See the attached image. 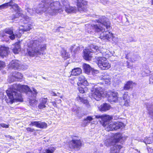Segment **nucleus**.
Returning <instances> with one entry per match:
<instances>
[{
    "instance_id": "1",
    "label": "nucleus",
    "mask_w": 153,
    "mask_h": 153,
    "mask_svg": "<svg viewBox=\"0 0 153 153\" xmlns=\"http://www.w3.org/2000/svg\"><path fill=\"white\" fill-rule=\"evenodd\" d=\"M29 89V87L27 85L13 84L9 90L6 91V92L9 99L6 98L5 100L7 103L11 104H12L15 101L22 102L23 99L22 94L20 93H27Z\"/></svg>"
},
{
    "instance_id": "2",
    "label": "nucleus",
    "mask_w": 153,
    "mask_h": 153,
    "mask_svg": "<svg viewBox=\"0 0 153 153\" xmlns=\"http://www.w3.org/2000/svg\"><path fill=\"white\" fill-rule=\"evenodd\" d=\"M108 20L105 16H102L97 21L98 24L93 25L91 26L96 32L101 31L102 32L100 34V38L104 40H108L113 36V34L111 33L107 30L105 31V27L108 30L110 27V23Z\"/></svg>"
},
{
    "instance_id": "3",
    "label": "nucleus",
    "mask_w": 153,
    "mask_h": 153,
    "mask_svg": "<svg viewBox=\"0 0 153 153\" xmlns=\"http://www.w3.org/2000/svg\"><path fill=\"white\" fill-rule=\"evenodd\" d=\"M39 45L37 40H32L29 41L27 44V53L30 56L33 57L38 55L43 54L46 49V45L44 44L38 49Z\"/></svg>"
},
{
    "instance_id": "4",
    "label": "nucleus",
    "mask_w": 153,
    "mask_h": 153,
    "mask_svg": "<svg viewBox=\"0 0 153 153\" xmlns=\"http://www.w3.org/2000/svg\"><path fill=\"white\" fill-rule=\"evenodd\" d=\"M52 0H43L42 3L40 5H42L43 6H40L42 8L48 9L50 8L52 10L56 11H62L61 7L59 1H55L52 2Z\"/></svg>"
},
{
    "instance_id": "5",
    "label": "nucleus",
    "mask_w": 153,
    "mask_h": 153,
    "mask_svg": "<svg viewBox=\"0 0 153 153\" xmlns=\"http://www.w3.org/2000/svg\"><path fill=\"white\" fill-rule=\"evenodd\" d=\"M102 119L103 121L102 125L107 131L116 130L115 127L116 126H115L114 122L111 121L112 119L111 117L109 115H105L103 116Z\"/></svg>"
},
{
    "instance_id": "6",
    "label": "nucleus",
    "mask_w": 153,
    "mask_h": 153,
    "mask_svg": "<svg viewBox=\"0 0 153 153\" xmlns=\"http://www.w3.org/2000/svg\"><path fill=\"white\" fill-rule=\"evenodd\" d=\"M126 139L125 137L123 136L120 133H117L113 137H111L109 140H106L105 144L107 146H115L116 144H120L118 143L120 140H124Z\"/></svg>"
},
{
    "instance_id": "7",
    "label": "nucleus",
    "mask_w": 153,
    "mask_h": 153,
    "mask_svg": "<svg viewBox=\"0 0 153 153\" xmlns=\"http://www.w3.org/2000/svg\"><path fill=\"white\" fill-rule=\"evenodd\" d=\"M76 0L78 9L75 7H69L68 8V13H75L78 11L81 12L84 11V6L87 4V2L83 0Z\"/></svg>"
},
{
    "instance_id": "8",
    "label": "nucleus",
    "mask_w": 153,
    "mask_h": 153,
    "mask_svg": "<svg viewBox=\"0 0 153 153\" xmlns=\"http://www.w3.org/2000/svg\"><path fill=\"white\" fill-rule=\"evenodd\" d=\"M96 58L97 61V65L102 70H107L111 67L110 64L107 60L106 58L100 56Z\"/></svg>"
},
{
    "instance_id": "9",
    "label": "nucleus",
    "mask_w": 153,
    "mask_h": 153,
    "mask_svg": "<svg viewBox=\"0 0 153 153\" xmlns=\"http://www.w3.org/2000/svg\"><path fill=\"white\" fill-rule=\"evenodd\" d=\"M30 126H35L36 127L41 129H45L48 127V125L45 122L40 121H32L29 124Z\"/></svg>"
},
{
    "instance_id": "10",
    "label": "nucleus",
    "mask_w": 153,
    "mask_h": 153,
    "mask_svg": "<svg viewBox=\"0 0 153 153\" xmlns=\"http://www.w3.org/2000/svg\"><path fill=\"white\" fill-rule=\"evenodd\" d=\"M100 87L95 89L94 91L91 93L92 97L97 101L100 100L101 97L103 94V92Z\"/></svg>"
},
{
    "instance_id": "11",
    "label": "nucleus",
    "mask_w": 153,
    "mask_h": 153,
    "mask_svg": "<svg viewBox=\"0 0 153 153\" xmlns=\"http://www.w3.org/2000/svg\"><path fill=\"white\" fill-rule=\"evenodd\" d=\"M82 145V143L79 140H72L69 143V147L71 149L80 148Z\"/></svg>"
},
{
    "instance_id": "12",
    "label": "nucleus",
    "mask_w": 153,
    "mask_h": 153,
    "mask_svg": "<svg viewBox=\"0 0 153 153\" xmlns=\"http://www.w3.org/2000/svg\"><path fill=\"white\" fill-rule=\"evenodd\" d=\"M108 100L111 102H116L118 100L117 93L113 91L108 92Z\"/></svg>"
},
{
    "instance_id": "13",
    "label": "nucleus",
    "mask_w": 153,
    "mask_h": 153,
    "mask_svg": "<svg viewBox=\"0 0 153 153\" xmlns=\"http://www.w3.org/2000/svg\"><path fill=\"white\" fill-rule=\"evenodd\" d=\"M48 99L47 98L42 97L39 100L40 102L38 107L39 109H43L46 107V104L47 102Z\"/></svg>"
},
{
    "instance_id": "14",
    "label": "nucleus",
    "mask_w": 153,
    "mask_h": 153,
    "mask_svg": "<svg viewBox=\"0 0 153 153\" xmlns=\"http://www.w3.org/2000/svg\"><path fill=\"white\" fill-rule=\"evenodd\" d=\"M83 58L86 60H90L92 57V52L89 49H85L83 50Z\"/></svg>"
},
{
    "instance_id": "15",
    "label": "nucleus",
    "mask_w": 153,
    "mask_h": 153,
    "mask_svg": "<svg viewBox=\"0 0 153 153\" xmlns=\"http://www.w3.org/2000/svg\"><path fill=\"white\" fill-rule=\"evenodd\" d=\"M9 48L4 46H0V56L1 57L5 56L8 55Z\"/></svg>"
},
{
    "instance_id": "16",
    "label": "nucleus",
    "mask_w": 153,
    "mask_h": 153,
    "mask_svg": "<svg viewBox=\"0 0 153 153\" xmlns=\"http://www.w3.org/2000/svg\"><path fill=\"white\" fill-rule=\"evenodd\" d=\"M10 66L12 68L14 69H18L19 66V61L17 60H14L10 63Z\"/></svg>"
},
{
    "instance_id": "17",
    "label": "nucleus",
    "mask_w": 153,
    "mask_h": 153,
    "mask_svg": "<svg viewBox=\"0 0 153 153\" xmlns=\"http://www.w3.org/2000/svg\"><path fill=\"white\" fill-rule=\"evenodd\" d=\"M79 82L78 84L79 83L80 84L83 85H88V83L84 76L80 75L78 77Z\"/></svg>"
},
{
    "instance_id": "18",
    "label": "nucleus",
    "mask_w": 153,
    "mask_h": 153,
    "mask_svg": "<svg viewBox=\"0 0 153 153\" xmlns=\"http://www.w3.org/2000/svg\"><path fill=\"white\" fill-rule=\"evenodd\" d=\"M122 147V146L120 144H116L115 146L111 147V153H119V150Z\"/></svg>"
},
{
    "instance_id": "19",
    "label": "nucleus",
    "mask_w": 153,
    "mask_h": 153,
    "mask_svg": "<svg viewBox=\"0 0 153 153\" xmlns=\"http://www.w3.org/2000/svg\"><path fill=\"white\" fill-rule=\"evenodd\" d=\"M21 50V46L20 42L19 41L16 42L14 44V47L12 51L13 53L15 54H17L19 51Z\"/></svg>"
},
{
    "instance_id": "20",
    "label": "nucleus",
    "mask_w": 153,
    "mask_h": 153,
    "mask_svg": "<svg viewBox=\"0 0 153 153\" xmlns=\"http://www.w3.org/2000/svg\"><path fill=\"white\" fill-rule=\"evenodd\" d=\"M102 78L105 80V82L106 84H110L111 80V77L107 74H104L102 75Z\"/></svg>"
},
{
    "instance_id": "21",
    "label": "nucleus",
    "mask_w": 153,
    "mask_h": 153,
    "mask_svg": "<svg viewBox=\"0 0 153 153\" xmlns=\"http://www.w3.org/2000/svg\"><path fill=\"white\" fill-rule=\"evenodd\" d=\"M133 82L131 81H129L126 83L124 86L123 90L126 91L130 89L131 88H132L133 86Z\"/></svg>"
},
{
    "instance_id": "22",
    "label": "nucleus",
    "mask_w": 153,
    "mask_h": 153,
    "mask_svg": "<svg viewBox=\"0 0 153 153\" xmlns=\"http://www.w3.org/2000/svg\"><path fill=\"white\" fill-rule=\"evenodd\" d=\"M82 70L80 68H76L72 70L71 74L72 75L77 76L78 75L80 74Z\"/></svg>"
},
{
    "instance_id": "23",
    "label": "nucleus",
    "mask_w": 153,
    "mask_h": 153,
    "mask_svg": "<svg viewBox=\"0 0 153 153\" xmlns=\"http://www.w3.org/2000/svg\"><path fill=\"white\" fill-rule=\"evenodd\" d=\"M83 68L85 73L89 74L90 72L91 68L90 65L85 64H84L83 65Z\"/></svg>"
},
{
    "instance_id": "24",
    "label": "nucleus",
    "mask_w": 153,
    "mask_h": 153,
    "mask_svg": "<svg viewBox=\"0 0 153 153\" xmlns=\"http://www.w3.org/2000/svg\"><path fill=\"white\" fill-rule=\"evenodd\" d=\"M147 108L150 117L153 119V105H149L147 107Z\"/></svg>"
},
{
    "instance_id": "25",
    "label": "nucleus",
    "mask_w": 153,
    "mask_h": 153,
    "mask_svg": "<svg viewBox=\"0 0 153 153\" xmlns=\"http://www.w3.org/2000/svg\"><path fill=\"white\" fill-rule=\"evenodd\" d=\"M110 107L109 105L106 103H105L101 106L100 110L101 111H105L109 110Z\"/></svg>"
},
{
    "instance_id": "26",
    "label": "nucleus",
    "mask_w": 153,
    "mask_h": 153,
    "mask_svg": "<svg viewBox=\"0 0 153 153\" xmlns=\"http://www.w3.org/2000/svg\"><path fill=\"white\" fill-rule=\"evenodd\" d=\"M130 100H125L122 99L120 102V104L122 106L128 107L129 105Z\"/></svg>"
},
{
    "instance_id": "27",
    "label": "nucleus",
    "mask_w": 153,
    "mask_h": 153,
    "mask_svg": "<svg viewBox=\"0 0 153 153\" xmlns=\"http://www.w3.org/2000/svg\"><path fill=\"white\" fill-rule=\"evenodd\" d=\"M14 0H10L8 2L4 4L5 7H7L9 6H10L11 8L14 9V4L15 3H13V1Z\"/></svg>"
},
{
    "instance_id": "28",
    "label": "nucleus",
    "mask_w": 153,
    "mask_h": 153,
    "mask_svg": "<svg viewBox=\"0 0 153 153\" xmlns=\"http://www.w3.org/2000/svg\"><path fill=\"white\" fill-rule=\"evenodd\" d=\"M80 49V47L78 46L73 45L71 47L70 50L71 52L73 51L74 53H76L79 51Z\"/></svg>"
},
{
    "instance_id": "29",
    "label": "nucleus",
    "mask_w": 153,
    "mask_h": 153,
    "mask_svg": "<svg viewBox=\"0 0 153 153\" xmlns=\"http://www.w3.org/2000/svg\"><path fill=\"white\" fill-rule=\"evenodd\" d=\"M13 76L16 79H22L23 75L22 74L18 72H14L13 74Z\"/></svg>"
},
{
    "instance_id": "30",
    "label": "nucleus",
    "mask_w": 153,
    "mask_h": 153,
    "mask_svg": "<svg viewBox=\"0 0 153 153\" xmlns=\"http://www.w3.org/2000/svg\"><path fill=\"white\" fill-rule=\"evenodd\" d=\"M55 150V148L53 147L48 148L45 150L43 153H53Z\"/></svg>"
},
{
    "instance_id": "31",
    "label": "nucleus",
    "mask_w": 153,
    "mask_h": 153,
    "mask_svg": "<svg viewBox=\"0 0 153 153\" xmlns=\"http://www.w3.org/2000/svg\"><path fill=\"white\" fill-rule=\"evenodd\" d=\"M14 10L15 11L17 12V13L18 14V15L20 16L22 15V14L21 13V11L20 10V7L19 6L18 4H14Z\"/></svg>"
},
{
    "instance_id": "32",
    "label": "nucleus",
    "mask_w": 153,
    "mask_h": 153,
    "mask_svg": "<svg viewBox=\"0 0 153 153\" xmlns=\"http://www.w3.org/2000/svg\"><path fill=\"white\" fill-rule=\"evenodd\" d=\"M115 123V130L117 129L121 128H123L124 127L123 123L120 122H117Z\"/></svg>"
},
{
    "instance_id": "33",
    "label": "nucleus",
    "mask_w": 153,
    "mask_h": 153,
    "mask_svg": "<svg viewBox=\"0 0 153 153\" xmlns=\"http://www.w3.org/2000/svg\"><path fill=\"white\" fill-rule=\"evenodd\" d=\"M76 100L79 102H82L85 104H87L88 103V101L86 99H84L80 97H77Z\"/></svg>"
},
{
    "instance_id": "34",
    "label": "nucleus",
    "mask_w": 153,
    "mask_h": 153,
    "mask_svg": "<svg viewBox=\"0 0 153 153\" xmlns=\"http://www.w3.org/2000/svg\"><path fill=\"white\" fill-rule=\"evenodd\" d=\"M32 25L30 24H28L25 26L24 27V31H29L31 28Z\"/></svg>"
},
{
    "instance_id": "35",
    "label": "nucleus",
    "mask_w": 153,
    "mask_h": 153,
    "mask_svg": "<svg viewBox=\"0 0 153 153\" xmlns=\"http://www.w3.org/2000/svg\"><path fill=\"white\" fill-rule=\"evenodd\" d=\"M144 142L146 144H150L153 142L152 139L150 137L145 138Z\"/></svg>"
},
{
    "instance_id": "36",
    "label": "nucleus",
    "mask_w": 153,
    "mask_h": 153,
    "mask_svg": "<svg viewBox=\"0 0 153 153\" xmlns=\"http://www.w3.org/2000/svg\"><path fill=\"white\" fill-rule=\"evenodd\" d=\"M4 32L6 33L9 35H12L13 33V30L10 29H5L4 30Z\"/></svg>"
},
{
    "instance_id": "37",
    "label": "nucleus",
    "mask_w": 153,
    "mask_h": 153,
    "mask_svg": "<svg viewBox=\"0 0 153 153\" xmlns=\"http://www.w3.org/2000/svg\"><path fill=\"white\" fill-rule=\"evenodd\" d=\"M26 130L28 132H34L35 131H38V130L36 129L35 130L33 128H32L30 127H27L26 128Z\"/></svg>"
},
{
    "instance_id": "38",
    "label": "nucleus",
    "mask_w": 153,
    "mask_h": 153,
    "mask_svg": "<svg viewBox=\"0 0 153 153\" xmlns=\"http://www.w3.org/2000/svg\"><path fill=\"white\" fill-rule=\"evenodd\" d=\"M123 100H130L129 96L128 95L127 92L125 93L123 95Z\"/></svg>"
},
{
    "instance_id": "39",
    "label": "nucleus",
    "mask_w": 153,
    "mask_h": 153,
    "mask_svg": "<svg viewBox=\"0 0 153 153\" xmlns=\"http://www.w3.org/2000/svg\"><path fill=\"white\" fill-rule=\"evenodd\" d=\"M5 66L6 65L5 62L0 60V70L3 69Z\"/></svg>"
},
{
    "instance_id": "40",
    "label": "nucleus",
    "mask_w": 153,
    "mask_h": 153,
    "mask_svg": "<svg viewBox=\"0 0 153 153\" xmlns=\"http://www.w3.org/2000/svg\"><path fill=\"white\" fill-rule=\"evenodd\" d=\"M89 123V122L87 120L86 118L83 121V125L84 126L87 125Z\"/></svg>"
},
{
    "instance_id": "41",
    "label": "nucleus",
    "mask_w": 153,
    "mask_h": 153,
    "mask_svg": "<svg viewBox=\"0 0 153 153\" xmlns=\"http://www.w3.org/2000/svg\"><path fill=\"white\" fill-rule=\"evenodd\" d=\"M86 118L87 119V120L89 121V122L90 123V122L93 119V117L91 116H88Z\"/></svg>"
},
{
    "instance_id": "42",
    "label": "nucleus",
    "mask_w": 153,
    "mask_h": 153,
    "mask_svg": "<svg viewBox=\"0 0 153 153\" xmlns=\"http://www.w3.org/2000/svg\"><path fill=\"white\" fill-rule=\"evenodd\" d=\"M62 56L63 58H66V51H64L61 53Z\"/></svg>"
},
{
    "instance_id": "43",
    "label": "nucleus",
    "mask_w": 153,
    "mask_h": 153,
    "mask_svg": "<svg viewBox=\"0 0 153 153\" xmlns=\"http://www.w3.org/2000/svg\"><path fill=\"white\" fill-rule=\"evenodd\" d=\"M2 127L4 128H7L9 127V125L3 123L1 125Z\"/></svg>"
},
{
    "instance_id": "44",
    "label": "nucleus",
    "mask_w": 153,
    "mask_h": 153,
    "mask_svg": "<svg viewBox=\"0 0 153 153\" xmlns=\"http://www.w3.org/2000/svg\"><path fill=\"white\" fill-rule=\"evenodd\" d=\"M51 103H52V105L55 107L57 108H58V105L55 102H51Z\"/></svg>"
},
{
    "instance_id": "45",
    "label": "nucleus",
    "mask_w": 153,
    "mask_h": 153,
    "mask_svg": "<svg viewBox=\"0 0 153 153\" xmlns=\"http://www.w3.org/2000/svg\"><path fill=\"white\" fill-rule=\"evenodd\" d=\"M10 35L11 36H9V38L13 40L15 39V36L14 35L13 33L12 35Z\"/></svg>"
},
{
    "instance_id": "46",
    "label": "nucleus",
    "mask_w": 153,
    "mask_h": 153,
    "mask_svg": "<svg viewBox=\"0 0 153 153\" xmlns=\"http://www.w3.org/2000/svg\"><path fill=\"white\" fill-rule=\"evenodd\" d=\"M79 91L80 93H83L85 92V91L83 88H80L79 89Z\"/></svg>"
},
{
    "instance_id": "47",
    "label": "nucleus",
    "mask_w": 153,
    "mask_h": 153,
    "mask_svg": "<svg viewBox=\"0 0 153 153\" xmlns=\"http://www.w3.org/2000/svg\"><path fill=\"white\" fill-rule=\"evenodd\" d=\"M148 153H152L153 152V150L151 148H149L148 149Z\"/></svg>"
},
{
    "instance_id": "48",
    "label": "nucleus",
    "mask_w": 153,
    "mask_h": 153,
    "mask_svg": "<svg viewBox=\"0 0 153 153\" xmlns=\"http://www.w3.org/2000/svg\"><path fill=\"white\" fill-rule=\"evenodd\" d=\"M127 62V66L128 67V68H131L132 67V65H130L129 64V62H128V61Z\"/></svg>"
},
{
    "instance_id": "49",
    "label": "nucleus",
    "mask_w": 153,
    "mask_h": 153,
    "mask_svg": "<svg viewBox=\"0 0 153 153\" xmlns=\"http://www.w3.org/2000/svg\"><path fill=\"white\" fill-rule=\"evenodd\" d=\"M5 8L4 4L0 5V9H1Z\"/></svg>"
},
{
    "instance_id": "50",
    "label": "nucleus",
    "mask_w": 153,
    "mask_h": 153,
    "mask_svg": "<svg viewBox=\"0 0 153 153\" xmlns=\"http://www.w3.org/2000/svg\"><path fill=\"white\" fill-rule=\"evenodd\" d=\"M149 81L150 84H153V79L152 78L150 79Z\"/></svg>"
},
{
    "instance_id": "51",
    "label": "nucleus",
    "mask_w": 153,
    "mask_h": 153,
    "mask_svg": "<svg viewBox=\"0 0 153 153\" xmlns=\"http://www.w3.org/2000/svg\"><path fill=\"white\" fill-rule=\"evenodd\" d=\"M52 96H57V95L56 93H55L54 92L52 91L51 93Z\"/></svg>"
},
{
    "instance_id": "52",
    "label": "nucleus",
    "mask_w": 153,
    "mask_h": 153,
    "mask_svg": "<svg viewBox=\"0 0 153 153\" xmlns=\"http://www.w3.org/2000/svg\"><path fill=\"white\" fill-rule=\"evenodd\" d=\"M33 91L34 94H35L36 95L37 94V92L36 89L33 90Z\"/></svg>"
},
{
    "instance_id": "53",
    "label": "nucleus",
    "mask_w": 153,
    "mask_h": 153,
    "mask_svg": "<svg viewBox=\"0 0 153 153\" xmlns=\"http://www.w3.org/2000/svg\"><path fill=\"white\" fill-rule=\"evenodd\" d=\"M13 19H15L16 18H18V17L17 16H16L15 15H13Z\"/></svg>"
},
{
    "instance_id": "54",
    "label": "nucleus",
    "mask_w": 153,
    "mask_h": 153,
    "mask_svg": "<svg viewBox=\"0 0 153 153\" xmlns=\"http://www.w3.org/2000/svg\"><path fill=\"white\" fill-rule=\"evenodd\" d=\"M94 49H95L96 50H97L98 49V47L97 46H95L94 47Z\"/></svg>"
},
{
    "instance_id": "55",
    "label": "nucleus",
    "mask_w": 153,
    "mask_h": 153,
    "mask_svg": "<svg viewBox=\"0 0 153 153\" xmlns=\"http://www.w3.org/2000/svg\"><path fill=\"white\" fill-rule=\"evenodd\" d=\"M137 61V59H135V60H133V59H131V61L133 62H134V61Z\"/></svg>"
},
{
    "instance_id": "56",
    "label": "nucleus",
    "mask_w": 153,
    "mask_h": 153,
    "mask_svg": "<svg viewBox=\"0 0 153 153\" xmlns=\"http://www.w3.org/2000/svg\"><path fill=\"white\" fill-rule=\"evenodd\" d=\"M126 59H129V57L128 56V55H126Z\"/></svg>"
},
{
    "instance_id": "57",
    "label": "nucleus",
    "mask_w": 153,
    "mask_h": 153,
    "mask_svg": "<svg viewBox=\"0 0 153 153\" xmlns=\"http://www.w3.org/2000/svg\"><path fill=\"white\" fill-rule=\"evenodd\" d=\"M100 117V116H96V118H98Z\"/></svg>"
},
{
    "instance_id": "58",
    "label": "nucleus",
    "mask_w": 153,
    "mask_h": 153,
    "mask_svg": "<svg viewBox=\"0 0 153 153\" xmlns=\"http://www.w3.org/2000/svg\"><path fill=\"white\" fill-rule=\"evenodd\" d=\"M9 138H10V139H13V138L12 137V136H10L9 137Z\"/></svg>"
},
{
    "instance_id": "59",
    "label": "nucleus",
    "mask_w": 153,
    "mask_h": 153,
    "mask_svg": "<svg viewBox=\"0 0 153 153\" xmlns=\"http://www.w3.org/2000/svg\"><path fill=\"white\" fill-rule=\"evenodd\" d=\"M151 3L152 4H153V0H151Z\"/></svg>"
},
{
    "instance_id": "60",
    "label": "nucleus",
    "mask_w": 153,
    "mask_h": 153,
    "mask_svg": "<svg viewBox=\"0 0 153 153\" xmlns=\"http://www.w3.org/2000/svg\"><path fill=\"white\" fill-rule=\"evenodd\" d=\"M152 139L153 141V135L152 136Z\"/></svg>"
},
{
    "instance_id": "61",
    "label": "nucleus",
    "mask_w": 153,
    "mask_h": 153,
    "mask_svg": "<svg viewBox=\"0 0 153 153\" xmlns=\"http://www.w3.org/2000/svg\"><path fill=\"white\" fill-rule=\"evenodd\" d=\"M26 153H31L30 152H27Z\"/></svg>"
},
{
    "instance_id": "62",
    "label": "nucleus",
    "mask_w": 153,
    "mask_h": 153,
    "mask_svg": "<svg viewBox=\"0 0 153 153\" xmlns=\"http://www.w3.org/2000/svg\"><path fill=\"white\" fill-rule=\"evenodd\" d=\"M65 10V11H66V12H67V9H66Z\"/></svg>"
},
{
    "instance_id": "63",
    "label": "nucleus",
    "mask_w": 153,
    "mask_h": 153,
    "mask_svg": "<svg viewBox=\"0 0 153 153\" xmlns=\"http://www.w3.org/2000/svg\"><path fill=\"white\" fill-rule=\"evenodd\" d=\"M70 153H74L73 152L71 153V152H70Z\"/></svg>"
},
{
    "instance_id": "64",
    "label": "nucleus",
    "mask_w": 153,
    "mask_h": 153,
    "mask_svg": "<svg viewBox=\"0 0 153 153\" xmlns=\"http://www.w3.org/2000/svg\"><path fill=\"white\" fill-rule=\"evenodd\" d=\"M67 57H68H68H69L68 56H67Z\"/></svg>"
}]
</instances>
